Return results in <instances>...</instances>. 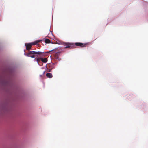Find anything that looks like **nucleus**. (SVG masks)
Listing matches in <instances>:
<instances>
[{"label": "nucleus", "mask_w": 148, "mask_h": 148, "mask_svg": "<svg viewBox=\"0 0 148 148\" xmlns=\"http://www.w3.org/2000/svg\"><path fill=\"white\" fill-rule=\"evenodd\" d=\"M62 44L65 47V48H69L72 49L75 47V45L76 46H79L80 47H86L87 45L86 44L82 43L80 42H77L75 43V45L73 43H66L63 42L62 43Z\"/></svg>", "instance_id": "nucleus-1"}, {"label": "nucleus", "mask_w": 148, "mask_h": 148, "mask_svg": "<svg viewBox=\"0 0 148 148\" xmlns=\"http://www.w3.org/2000/svg\"><path fill=\"white\" fill-rule=\"evenodd\" d=\"M44 53L43 52L40 51L36 52L34 51H29L27 53H25V55L29 57L32 58H34L36 57H40L42 56V55Z\"/></svg>", "instance_id": "nucleus-2"}, {"label": "nucleus", "mask_w": 148, "mask_h": 148, "mask_svg": "<svg viewBox=\"0 0 148 148\" xmlns=\"http://www.w3.org/2000/svg\"><path fill=\"white\" fill-rule=\"evenodd\" d=\"M25 46L26 47V49L27 50L29 51L31 49L32 46L31 43H25Z\"/></svg>", "instance_id": "nucleus-3"}, {"label": "nucleus", "mask_w": 148, "mask_h": 148, "mask_svg": "<svg viewBox=\"0 0 148 148\" xmlns=\"http://www.w3.org/2000/svg\"><path fill=\"white\" fill-rule=\"evenodd\" d=\"M41 41V40H38L34 41L33 42H31V43L32 45H36L40 42Z\"/></svg>", "instance_id": "nucleus-4"}, {"label": "nucleus", "mask_w": 148, "mask_h": 148, "mask_svg": "<svg viewBox=\"0 0 148 148\" xmlns=\"http://www.w3.org/2000/svg\"><path fill=\"white\" fill-rule=\"evenodd\" d=\"M46 76L47 77L49 78H51L52 77L53 75L52 74L50 73H48L46 74Z\"/></svg>", "instance_id": "nucleus-5"}, {"label": "nucleus", "mask_w": 148, "mask_h": 148, "mask_svg": "<svg viewBox=\"0 0 148 148\" xmlns=\"http://www.w3.org/2000/svg\"><path fill=\"white\" fill-rule=\"evenodd\" d=\"M41 60L43 63H46L47 61V59L46 58H42L41 57Z\"/></svg>", "instance_id": "nucleus-6"}, {"label": "nucleus", "mask_w": 148, "mask_h": 148, "mask_svg": "<svg viewBox=\"0 0 148 148\" xmlns=\"http://www.w3.org/2000/svg\"><path fill=\"white\" fill-rule=\"evenodd\" d=\"M41 57H37V58H36V61L37 62H38V64H39V62L40 61V60H41Z\"/></svg>", "instance_id": "nucleus-7"}, {"label": "nucleus", "mask_w": 148, "mask_h": 148, "mask_svg": "<svg viewBox=\"0 0 148 148\" xmlns=\"http://www.w3.org/2000/svg\"><path fill=\"white\" fill-rule=\"evenodd\" d=\"M45 42L46 43H51V41L49 39H45Z\"/></svg>", "instance_id": "nucleus-8"}, {"label": "nucleus", "mask_w": 148, "mask_h": 148, "mask_svg": "<svg viewBox=\"0 0 148 148\" xmlns=\"http://www.w3.org/2000/svg\"><path fill=\"white\" fill-rule=\"evenodd\" d=\"M60 53V52H57V53H56L55 55V57L56 58H57L58 57V56L59 55Z\"/></svg>", "instance_id": "nucleus-9"}, {"label": "nucleus", "mask_w": 148, "mask_h": 148, "mask_svg": "<svg viewBox=\"0 0 148 148\" xmlns=\"http://www.w3.org/2000/svg\"><path fill=\"white\" fill-rule=\"evenodd\" d=\"M57 50V48L54 49L50 51L49 52H48L47 53H49V52H52V51H56Z\"/></svg>", "instance_id": "nucleus-10"}, {"label": "nucleus", "mask_w": 148, "mask_h": 148, "mask_svg": "<svg viewBox=\"0 0 148 148\" xmlns=\"http://www.w3.org/2000/svg\"><path fill=\"white\" fill-rule=\"evenodd\" d=\"M49 72H50V70L49 71Z\"/></svg>", "instance_id": "nucleus-11"}]
</instances>
